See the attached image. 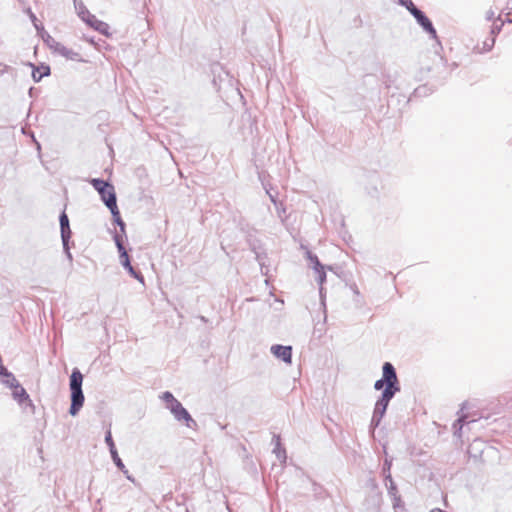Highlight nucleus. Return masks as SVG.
<instances>
[{
	"label": "nucleus",
	"instance_id": "obj_1",
	"mask_svg": "<svg viewBox=\"0 0 512 512\" xmlns=\"http://www.w3.org/2000/svg\"><path fill=\"white\" fill-rule=\"evenodd\" d=\"M374 389L381 391V395L377 399L374 406L369 426L371 432H373L380 425L383 417L386 414L390 401L401 390L396 369L392 363L384 362L382 366V377L375 381Z\"/></svg>",
	"mask_w": 512,
	"mask_h": 512
},
{
	"label": "nucleus",
	"instance_id": "obj_2",
	"mask_svg": "<svg viewBox=\"0 0 512 512\" xmlns=\"http://www.w3.org/2000/svg\"><path fill=\"white\" fill-rule=\"evenodd\" d=\"M83 374L78 368H73L69 378L70 389V408L69 414L73 417L77 416L82 409L85 396L82 390Z\"/></svg>",
	"mask_w": 512,
	"mask_h": 512
},
{
	"label": "nucleus",
	"instance_id": "obj_3",
	"mask_svg": "<svg viewBox=\"0 0 512 512\" xmlns=\"http://www.w3.org/2000/svg\"><path fill=\"white\" fill-rule=\"evenodd\" d=\"M469 458L475 463H487L499 460L500 453L497 448L489 445L484 440L476 438L470 443L467 449Z\"/></svg>",
	"mask_w": 512,
	"mask_h": 512
},
{
	"label": "nucleus",
	"instance_id": "obj_4",
	"mask_svg": "<svg viewBox=\"0 0 512 512\" xmlns=\"http://www.w3.org/2000/svg\"><path fill=\"white\" fill-rule=\"evenodd\" d=\"M113 240L115 242V245L117 247L118 253H119V259L121 265L124 267V269L128 272V274L138 280L140 283L144 284V276L139 270H136L131 265V260L128 255V252L124 246V241L127 240V236L124 237L123 234L118 233L117 231L113 234Z\"/></svg>",
	"mask_w": 512,
	"mask_h": 512
},
{
	"label": "nucleus",
	"instance_id": "obj_5",
	"mask_svg": "<svg viewBox=\"0 0 512 512\" xmlns=\"http://www.w3.org/2000/svg\"><path fill=\"white\" fill-rule=\"evenodd\" d=\"M102 201L105 206L110 210L113 218V222L119 226L120 234L126 237V224L121 218L120 211L117 206V194H100Z\"/></svg>",
	"mask_w": 512,
	"mask_h": 512
},
{
	"label": "nucleus",
	"instance_id": "obj_6",
	"mask_svg": "<svg viewBox=\"0 0 512 512\" xmlns=\"http://www.w3.org/2000/svg\"><path fill=\"white\" fill-rule=\"evenodd\" d=\"M169 411L177 421L184 422L187 428L197 430L198 424L196 420L191 416L181 402L178 404L174 403V406L170 407Z\"/></svg>",
	"mask_w": 512,
	"mask_h": 512
},
{
	"label": "nucleus",
	"instance_id": "obj_7",
	"mask_svg": "<svg viewBox=\"0 0 512 512\" xmlns=\"http://www.w3.org/2000/svg\"><path fill=\"white\" fill-rule=\"evenodd\" d=\"M412 16L423 31L429 35V38L435 40L436 45L441 48V42L438 38L437 31L427 15L422 10H419Z\"/></svg>",
	"mask_w": 512,
	"mask_h": 512
},
{
	"label": "nucleus",
	"instance_id": "obj_8",
	"mask_svg": "<svg viewBox=\"0 0 512 512\" xmlns=\"http://www.w3.org/2000/svg\"><path fill=\"white\" fill-rule=\"evenodd\" d=\"M271 353L286 364L292 363V346L274 344L270 348Z\"/></svg>",
	"mask_w": 512,
	"mask_h": 512
},
{
	"label": "nucleus",
	"instance_id": "obj_9",
	"mask_svg": "<svg viewBox=\"0 0 512 512\" xmlns=\"http://www.w3.org/2000/svg\"><path fill=\"white\" fill-rule=\"evenodd\" d=\"M12 391V397L15 401L18 402L19 405L26 404L32 408H34V405L30 399L29 394L27 391L22 387L20 383L16 385L15 387L11 388Z\"/></svg>",
	"mask_w": 512,
	"mask_h": 512
},
{
	"label": "nucleus",
	"instance_id": "obj_10",
	"mask_svg": "<svg viewBox=\"0 0 512 512\" xmlns=\"http://www.w3.org/2000/svg\"><path fill=\"white\" fill-rule=\"evenodd\" d=\"M74 7L77 11L78 16L84 21L88 26L92 25L94 21L97 19L95 15L91 14L89 10L86 8L84 3L81 0H73Z\"/></svg>",
	"mask_w": 512,
	"mask_h": 512
},
{
	"label": "nucleus",
	"instance_id": "obj_11",
	"mask_svg": "<svg viewBox=\"0 0 512 512\" xmlns=\"http://www.w3.org/2000/svg\"><path fill=\"white\" fill-rule=\"evenodd\" d=\"M60 233L62 241H70L72 237V231L70 228V222L65 209L59 215Z\"/></svg>",
	"mask_w": 512,
	"mask_h": 512
},
{
	"label": "nucleus",
	"instance_id": "obj_12",
	"mask_svg": "<svg viewBox=\"0 0 512 512\" xmlns=\"http://www.w3.org/2000/svg\"><path fill=\"white\" fill-rule=\"evenodd\" d=\"M386 486L389 496L392 497L393 499V507H399L402 501L401 497L398 495V488L395 482L393 481L391 474L386 475Z\"/></svg>",
	"mask_w": 512,
	"mask_h": 512
},
{
	"label": "nucleus",
	"instance_id": "obj_13",
	"mask_svg": "<svg viewBox=\"0 0 512 512\" xmlns=\"http://www.w3.org/2000/svg\"><path fill=\"white\" fill-rule=\"evenodd\" d=\"M468 417L466 415L460 416L457 420L454 421L452 427H453V434L457 438H461L462 436V429L465 424H473L476 422V420H467Z\"/></svg>",
	"mask_w": 512,
	"mask_h": 512
},
{
	"label": "nucleus",
	"instance_id": "obj_14",
	"mask_svg": "<svg viewBox=\"0 0 512 512\" xmlns=\"http://www.w3.org/2000/svg\"><path fill=\"white\" fill-rule=\"evenodd\" d=\"M96 192H114V186L107 181L94 178L90 181Z\"/></svg>",
	"mask_w": 512,
	"mask_h": 512
},
{
	"label": "nucleus",
	"instance_id": "obj_15",
	"mask_svg": "<svg viewBox=\"0 0 512 512\" xmlns=\"http://www.w3.org/2000/svg\"><path fill=\"white\" fill-rule=\"evenodd\" d=\"M29 66L33 68L32 70V78L35 82L41 81V79L44 76H48L50 74V67L49 66H40L36 67L32 63H29Z\"/></svg>",
	"mask_w": 512,
	"mask_h": 512
},
{
	"label": "nucleus",
	"instance_id": "obj_16",
	"mask_svg": "<svg viewBox=\"0 0 512 512\" xmlns=\"http://www.w3.org/2000/svg\"><path fill=\"white\" fill-rule=\"evenodd\" d=\"M273 442H275L273 453H275L278 460H280L281 462H286V451L284 448L281 447L280 436L274 435Z\"/></svg>",
	"mask_w": 512,
	"mask_h": 512
},
{
	"label": "nucleus",
	"instance_id": "obj_17",
	"mask_svg": "<svg viewBox=\"0 0 512 512\" xmlns=\"http://www.w3.org/2000/svg\"><path fill=\"white\" fill-rule=\"evenodd\" d=\"M38 34L43 39V41L54 51L56 49V46L60 44L47 31H45L44 27H41V32Z\"/></svg>",
	"mask_w": 512,
	"mask_h": 512
},
{
	"label": "nucleus",
	"instance_id": "obj_18",
	"mask_svg": "<svg viewBox=\"0 0 512 512\" xmlns=\"http://www.w3.org/2000/svg\"><path fill=\"white\" fill-rule=\"evenodd\" d=\"M160 399L166 403V408L169 410L170 407L178 404L180 401L174 397L170 391H165L160 395Z\"/></svg>",
	"mask_w": 512,
	"mask_h": 512
},
{
	"label": "nucleus",
	"instance_id": "obj_19",
	"mask_svg": "<svg viewBox=\"0 0 512 512\" xmlns=\"http://www.w3.org/2000/svg\"><path fill=\"white\" fill-rule=\"evenodd\" d=\"M55 51L58 52L60 55L66 57L68 59H71V60H74L76 58V56H78V53L65 47L61 43L58 46H56Z\"/></svg>",
	"mask_w": 512,
	"mask_h": 512
},
{
	"label": "nucleus",
	"instance_id": "obj_20",
	"mask_svg": "<svg viewBox=\"0 0 512 512\" xmlns=\"http://www.w3.org/2000/svg\"><path fill=\"white\" fill-rule=\"evenodd\" d=\"M111 458L115 466L123 473L127 474V469L122 461V459L119 457L117 449L110 452Z\"/></svg>",
	"mask_w": 512,
	"mask_h": 512
},
{
	"label": "nucleus",
	"instance_id": "obj_21",
	"mask_svg": "<svg viewBox=\"0 0 512 512\" xmlns=\"http://www.w3.org/2000/svg\"><path fill=\"white\" fill-rule=\"evenodd\" d=\"M94 30L100 32L103 35H108L109 25L99 19H96L92 25H90Z\"/></svg>",
	"mask_w": 512,
	"mask_h": 512
},
{
	"label": "nucleus",
	"instance_id": "obj_22",
	"mask_svg": "<svg viewBox=\"0 0 512 512\" xmlns=\"http://www.w3.org/2000/svg\"><path fill=\"white\" fill-rule=\"evenodd\" d=\"M251 248H252L253 252L255 253L256 260L259 262L261 269H263V266H264L263 259H264V257H266L264 250L260 246H257L255 243L251 244Z\"/></svg>",
	"mask_w": 512,
	"mask_h": 512
},
{
	"label": "nucleus",
	"instance_id": "obj_23",
	"mask_svg": "<svg viewBox=\"0 0 512 512\" xmlns=\"http://www.w3.org/2000/svg\"><path fill=\"white\" fill-rule=\"evenodd\" d=\"M268 195L270 197L271 202H273V204L275 205L278 215L281 217V213H285V208L282 206V203L279 199V196L281 194L269 193Z\"/></svg>",
	"mask_w": 512,
	"mask_h": 512
},
{
	"label": "nucleus",
	"instance_id": "obj_24",
	"mask_svg": "<svg viewBox=\"0 0 512 512\" xmlns=\"http://www.w3.org/2000/svg\"><path fill=\"white\" fill-rule=\"evenodd\" d=\"M306 255H307V259L310 261V263L312 264V269L313 270H317V269H321L322 266H324L318 256L314 253H312L311 251H307L306 252Z\"/></svg>",
	"mask_w": 512,
	"mask_h": 512
},
{
	"label": "nucleus",
	"instance_id": "obj_25",
	"mask_svg": "<svg viewBox=\"0 0 512 512\" xmlns=\"http://www.w3.org/2000/svg\"><path fill=\"white\" fill-rule=\"evenodd\" d=\"M398 4L405 7L411 15H414L420 9L413 3L412 0H399Z\"/></svg>",
	"mask_w": 512,
	"mask_h": 512
},
{
	"label": "nucleus",
	"instance_id": "obj_26",
	"mask_svg": "<svg viewBox=\"0 0 512 512\" xmlns=\"http://www.w3.org/2000/svg\"><path fill=\"white\" fill-rule=\"evenodd\" d=\"M317 274L316 281L319 284V286H323V284L326 282V267L322 266L321 269L314 270Z\"/></svg>",
	"mask_w": 512,
	"mask_h": 512
},
{
	"label": "nucleus",
	"instance_id": "obj_27",
	"mask_svg": "<svg viewBox=\"0 0 512 512\" xmlns=\"http://www.w3.org/2000/svg\"><path fill=\"white\" fill-rule=\"evenodd\" d=\"M104 441L109 448V452L116 450L115 443L112 438L111 430L106 431Z\"/></svg>",
	"mask_w": 512,
	"mask_h": 512
},
{
	"label": "nucleus",
	"instance_id": "obj_28",
	"mask_svg": "<svg viewBox=\"0 0 512 512\" xmlns=\"http://www.w3.org/2000/svg\"><path fill=\"white\" fill-rule=\"evenodd\" d=\"M62 246H63V251L66 254L67 259L69 260V262H72L73 256L70 252V249H71L70 241H62Z\"/></svg>",
	"mask_w": 512,
	"mask_h": 512
},
{
	"label": "nucleus",
	"instance_id": "obj_29",
	"mask_svg": "<svg viewBox=\"0 0 512 512\" xmlns=\"http://www.w3.org/2000/svg\"><path fill=\"white\" fill-rule=\"evenodd\" d=\"M494 44H495V38L494 37L486 39L483 42V50L486 51V52L490 51L493 48Z\"/></svg>",
	"mask_w": 512,
	"mask_h": 512
},
{
	"label": "nucleus",
	"instance_id": "obj_30",
	"mask_svg": "<svg viewBox=\"0 0 512 512\" xmlns=\"http://www.w3.org/2000/svg\"><path fill=\"white\" fill-rule=\"evenodd\" d=\"M414 94L417 96H426L428 94V87L426 85L419 86L415 89Z\"/></svg>",
	"mask_w": 512,
	"mask_h": 512
},
{
	"label": "nucleus",
	"instance_id": "obj_31",
	"mask_svg": "<svg viewBox=\"0 0 512 512\" xmlns=\"http://www.w3.org/2000/svg\"><path fill=\"white\" fill-rule=\"evenodd\" d=\"M390 469H391V461L386 459L382 466V473H383L385 479H386L387 474H391Z\"/></svg>",
	"mask_w": 512,
	"mask_h": 512
},
{
	"label": "nucleus",
	"instance_id": "obj_32",
	"mask_svg": "<svg viewBox=\"0 0 512 512\" xmlns=\"http://www.w3.org/2000/svg\"><path fill=\"white\" fill-rule=\"evenodd\" d=\"M31 21L33 22L34 27L38 31V33L41 32V27H43L41 24L38 23V19L36 16L29 10Z\"/></svg>",
	"mask_w": 512,
	"mask_h": 512
},
{
	"label": "nucleus",
	"instance_id": "obj_33",
	"mask_svg": "<svg viewBox=\"0 0 512 512\" xmlns=\"http://www.w3.org/2000/svg\"><path fill=\"white\" fill-rule=\"evenodd\" d=\"M10 70V66L0 63V76L7 73Z\"/></svg>",
	"mask_w": 512,
	"mask_h": 512
},
{
	"label": "nucleus",
	"instance_id": "obj_34",
	"mask_svg": "<svg viewBox=\"0 0 512 512\" xmlns=\"http://www.w3.org/2000/svg\"><path fill=\"white\" fill-rule=\"evenodd\" d=\"M502 25H503V22H501V24H500V25H494V26L492 27L491 33H492V34L499 33V32H500V30H501Z\"/></svg>",
	"mask_w": 512,
	"mask_h": 512
},
{
	"label": "nucleus",
	"instance_id": "obj_35",
	"mask_svg": "<svg viewBox=\"0 0 512 512\" xmlns=\"http://www.w3.org/2000/svg\"><path fill=\"white\" fill-rule=\"evenodd\" d=\"M312 485H313V491H314V493H315V494H318L319 490H321V489H322V487H321V486H319V485H318L317 483H315V482H313V483H312Z\"/></svg>",
	"mask_w": 512,
	"mask_h": 512
},
{
	"label": "nucleus",
	"instance_id": "obj_36",
	"mask_svg": "<svg viewBox=\"0 0 512 512\" xmlns=\"http://www.w3.org/2000/svg\"><path fill=\"white\" fill-rule=\"evenodd\" d=\"M124 475H125V477H126L129 481H131L132 483L136 484V480H135V478H134L132 475H130V474H129V471H128V470H127V474H124Z\"/></svg>",
	"mask_w": 512,
	"mask_h": 512
},
{
	"label": "nucleus",
	"instance_id": "obj_37",
	"mask_svg": "<svg viewBox=\"0 0 512 512\" xmlns=\"http://www.w3.org/2000/svg\"><path fill=\"white\" fill-rule=\"evenodd\" d=\"M319 294H320L322 303H324V288H323V286H319Z\"/></svg>",
	"mask_w": 512,
	"mask_h": 512
},
{
	"label": "nucleus",
	"instance_id": "obj_38",
	"mask_svg": "<svg viewBox=\"0 0 512 512\" xmlns=\"http://www.w3.org/2000/svg\"><path fill=\"white\" fill-rule=\"evenodd\" d=\"M494 17V13L492 11L487 13V19L491 20Z\"/></svg>",
	"mask_w": 512,
	"mask_h": 512
},
{
	"label": "nucleus",
	"instance_id": "obj_39",
	"mask_svg": "<svg viewBox=\"0 0 512 512\" xmlns=\"http://www.w3.org/2000/svg\"><path fill=\"white\" fill-rule=\"evenodd\" d=\"M352 289H353V292H354L356 295H359V294H360V292H359V290H358V288H357V286H356V285H354V287H353Z\"/></svg>",
	"mask_w": 512,
	"mask_h": 512
},
{
	"label": "nucleus",
	"instance_id": "obj_40",
	"mask_svg": "<svg viewBox=\"0 0 512 512\" xmlns=\"http://www.w3.org/2000/svg\"><path fill=\"white\" fill-rule=\"evenodd\" d=\"M29 94H30V95H31V94H33V88H30V90H29Z\"/></svg>",
	"mask_w": 512,
	"mask_h": 512
},
{
	"label": "nucleus",
	"instance_id": "obj_41",
	"mask_svg": "<svg viewBox=\"0 0 512 512\" xmlns=\"http://www.w3.org/2000/svg\"><path fill=\"white\" fill-rule=\"evenodd\" d=\"M201 320L206 322V318L204 316L201 317Z\"/></svg>",
	"mask_w": 512,
	"mask_h": 512
}]
</instances>
